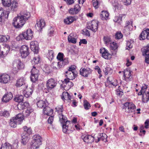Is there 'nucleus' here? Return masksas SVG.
<instances>
[{
	"instance_id": "4",
	"label": "nucleus",
	"mask_w": 149,
	"mask_h": 149,
	"mask_svg": "<svg viewBox=\"0 0 149 149\" xmlns=\"http://www.w3.org/2000/svg\"><path fill=\"white\" fill-rule=\"evenodd\" d=\"M57 83L55 80L53 78H50L46 82V88L44 89V91L47 93L54 88L56 86Z\"/></svg>"
},
{
	"instance_id": "34",
	"label": "nucleus",
	"mask_w": 149,
	"mask_h": 149,
	"mask_svg": "<svg viewBox=\"0 0 149 149\" xmlns=\"http://www.w3.org/2000/svg\"><path fill=\"white\" fill-rule=\"evenodd\" d=\"M0 116L8 118L10 116V112L9 111L7 110L1 111H0Z\"/></svg>"
},
{
	"instance_id": "8",
	"label": "nucleus",
	"mask_w": 149,
	"mask_h": 149,
	"mask_svg": "<svg viewBox=\"0 0 149 149\" xmlns=\"http://www.w3.org/2000/svg\"><path fill=\"white\" fill-rule=\"evenodd\" d=\"M87 28L95 32L97 31L98 28V22L94 20L92 21L89 23L88 26H87Z\"/></svg>"
},
{
	"instance_id": "51",
	"label": "nucleus",
	"mask_w": 149,
	"mask_h": 149,
	"mask_svg": "<svg viewBox=\"0 0 149 149\" xmlns=\"http://www.w3.org/2000/svg\"><path fill=\"white\" fill-rule=\"evenodd\" d=\"M133 42L132 41H127V42L126 49L129 50L132 48L133 46Z\"/></svg>"
},
{
	"instance_id": "10",
	"label": "nucleus",
	"mask_w": 149,
	"mask_h": 149,
	"mask_svg": "<svg viewBox=\"0 0 149 149\" xmlns=\"http://www.w3.org/2000/svg\"><path fill=\"white\" fill-rule=\"evenodd\" d=\"M9 51L10 47L8 45H5L2 48L0 46V57H3L6 56Z\"/></svg>"
},
{
	"instance_id": "3",
	"label": "nucleus",
	"mask_w": 149,
	"mask_h": 149,
	"mask_svg": "<svg viewBox=\"0 0 149 149\" xmlns=\"http://www.w3.org/2000/svg\"><path fill=\"white\" fill-rule=\"evenodd\" d=\"M23 115L19 113L15 117H13L10 120V125L13 128L16 127L17 124H20L23 120Z\"/></svg>"
},
{
	"instance_id": "59",
	"label": "nucleus",
	"mask_w": 149,
	"mask_h": 149,
	"mask_svg": "<svg viewBox=\"0 0 149 149\" xmlns=\"http://www.w3.org/2000/svg\"><path fill=\"white\" fill-rule=\"evenodd\" d=\"M82 34L86 36H90V33L89 31L87 29H84L82 31Z\"/></svg>"
},
{
	"instance_id": "50",
	"label": "nucleus",
	"mask_w": 149,
	"mask_h": 149,
	"mask_svg": "<svg viewBox=\"0 0 149 149\" xmlns=\"http://www.w3.org/2000/svg\"><path fill=\"white\" fill-rule=\"evenodd\" d=\"M38 76L37 75H33L31 74L30 76L31 80L33 82H35L36 80H38Z\"/></svg>"
},
{
	"instance_id": "23",
	"label": "nucleus",
	"mask_w": 149,
	"mask_h": 149,
	"mask_svg": "<svg viewBox=\"0 0 149 149\" xmlns=\"http://www.w3.org/2000/svg\"><path fill=\"white\" fill-rule=\"evenodd\" d=\"M18 4L17 2L13 1L10 3V10L12 11L16 10L18 6Z\"/></svg>"
},
{
	"instance_id": "39",
	"label": "nucleus",
	"mask_w": 149,
	"mask_h": 149,
	"mask_svg": "<svg viewBox=\"0 0 149 149\" xmlns=\"http://www.w3.org/2000/svg\"><path fill=\"white\" fill-rule=\"evenodd\" d=\"M0 149H12V147L10 144L6 143L2 145Z\"/></svg>"
},
{
	"instance_id": "11",
	"label": "nucleus",
	"mask_w": 149,
	"mask_h": 149,
	"mask_svg": "<svg viewBox=\"0 0 149 149\" xmlns=\"http://www.w3.org/2000/svg\"><path fill=\"white\" fill-rule=\"evenodd\" d=\"M81 138L88 144L91 143L95 140V136L93 137L91 135H83L81 136Z\"/></svg>"
},
{
	"instance_id": "64",
	"label": "nucleus",
	"mask_w": 149,
	"mask_h": 149,
	"mask_svg": "<svg viewBox=\"0 0 149 149\" xmlns=\"http://www.w3.org/2000/svg\"><path fill=\"white\" fill-rule=\"evenodd\" d=\"M54 120V117L53 116L50 117L48 119L47 121L49 123L52 124Z\"/></svg>"
},
{
	"instance_id": "6",
	"label": "nucleus",
	"mask_w": 149,
	"mask_h": 149,
	"mask_svg": "<svg viewBox=\"0 0 149 149\" xmlns=\"http://www.w3.org/2000/svg\"><path fill=\"white\" fill-rule=\"evenodd\" d=\"M135 106L132 102H127L124 104L123 109L127 113H133L135 109Z\"/></svg>"
},
{
	"instance_id": "62",
	"label": "nucleus",
	"mask_w": 149,
	"mask_h": 149,
	"mask_svg": "<svg viewBox=\"0 0 149 149\" xmlns=\"http://www.w3.org/2000/svg\"><path fill=\"white\" fill-rule=\"evenodd\" d=\"M125 5H130L131 2L132 0H122Z\"/></svg>"
},
{
	"instance_id": "32",
	"label": "nucleus",
	"mask_w": 149,
	"mask_h": 149,
	"mask_svg": "<svg viewBox=\"0 0 149 149\" xmlns=\"http://www.w3.org/2000/svg\"><path fill=\"white\" fill-rule=\"evenodd\" d=\"M40 60L39 56L38 55L33 57L31 61V63L32 64H34L35 66H37L36 65L39 63Z\"/></svg>"
},
{
	"instance_id": "37",
	"label": "nucleus",
	"mask_w": 149,
	"mask_h": 149,
	"mask_svg": "<svg viewBox=\"0 0 149 149\" xmlns=\"http://www.w3.org/2000/svg\"><path fill=\"white\" fill-rule=\"evenodd\" d=\"M33 140L37 141L39 143H41L42 138L39 135L36 134L34 135Z\"/></svg>"
},
{
	"instance_id": "2",
	"label": "nucleus",
	"mask_w": 149,
	"mask_h": 149,
	"mask_svg": "<svg viewBox=\"0 0 149 149\" xmlns=\"http://www.w3.org/2000/svg\"><path fill=\"white\" fill-rule=\"evenodd\" d=\"M59 120L60 123L62 124L63 131L65 133L69 134L70 133L69 125L70 121L67 120V118L62 114L59 116Z\"/></svg>"
},
{
	"instance_id": "27",
	"label": "nucleus",
	"mask_w": 149,
	"mask_h": 149,
	"mask_svg": "<svg viewBox=\"0 0 149 149\" xmlns=\"http://www.w3.org/2000/svg\"><path fill=\"white\" fill-rule=\"evenodd\" d=\"M53 110L48 106H46L43 109L44 113L47 116L51 115L53 113Z\"/></svg>"
},
{
	"instance_id": "14",
	"label": "nucleus",
	"mask_w": 149,
	"mask_h": 149,
	"mask_svg": "<svg viewBox=\"0 0 149 149\" xmlns=\"http://www.w3.org/2000/svg\"><path fill=\"white\" fill-rule=\"evenodd\" d=\"M143 55H146L145 62L147 63H149V44L147 46L143 48Z\"/></svg>"
},
{
	"instance_id": "58",
	"label": "nucleus",
	"mask_w": 149,
	"mask_h": 149,
	"mask_svg": "<svg viewBox=\"0 0 149 149\" xmlns=\"http://www.w3.org/2000/svg\"><path fill=\"white\" fill-rule=\"evenodd\" d=\"M63 56L64 55L63 53L59 52L58 53L57 56V58L58 60H59L60 61L61 60H62L63 59Z\"/></svg>"
},
{
	"instance_id": "5",
	"label": "nucleus",
	"mask_w": 149,
	"mask_h": 149,
	"mask_svg": "<svg viewBox=\"0 0 149 149\" xmlns=\"http://www.w3.org/2000/svg\"><path fill=\"white\" fill-rule=\"evenodd\" d=\"M24 67L23 63L20 60H15L13 63L12 71L14 73H16L19 70L24 68Z\"/></svg>"
},
{
	"instance_id": "55",
	"label": "nucleus",
	"mask_w": 149,
	"mask_h": 149,
	"mask_svg": "<svg viewBox=\"0 0 149 149\" xmlns=\"http://www.w3.org/2000/svg\"><path fill=\"white\" fill-rule=\"evenodd\" d=\"M18 141L17 140H15V141L14 143H13L12 146V149H17L18 148Z\"/></svg>"
},
{
	"instance_id": "36",
	"label": "nucleus",
	"mask_w": 149,
	"mask_h": 149,
	"mask_svg": "<svg viewBox=\"0 0 149 149\" xmlns=\"http://www.w3.org/2000/svg\"><path fill=\"white\" fill-rule=\"evenodd\" d=\"M46 102L40 100L38 101L37 103V105L38 107L42 108V107H45L46 105Z\"/></svg>"
},
{
	"instance_id": "18",
	"label": "nucleus",
	"mask_w": 149,
	"mask_h": 149,
	"mask_svg": "<svg viewBox=\"0 0 149 149\" xmlns=\"http://www.w3.org/2000/svg\"><path fill=\"white\" fill-rule=\"evenodd\" d=\"M123 72L125 80L127 81H130L132 77L131 75V72L130 68H126Z\"/></svg>"
},
{
	"instance_id": "16",
	"label": "nucleus",
	"mask_w": 149,
	"mask_h": 149,
	"mask_svg": "<svg viewBox=\"0 0 149 149\" xmlns=\"http://www.w3.org/2000/svg\"><path fill=\"white\" fill-rule=\"evenodd\" d=\"M31 49L35 54H37L39 51L38 42L36 41H32L30 43Z\"/></svg>"
},
{
	"instance_id": "13",
	"label": "nucleus",
	"mask_w": 149,
	"mask_h": 149,
	"mask_svg": "<svg viewBox=\"0 0 149 149\" xmlns=\"http://www.w3.org/2000/svg\"><path fill=\"white\" fill-rule=\"evenodd\" d=\"M95 141L96 143H98L101 141H106V139L107 136V135L105 133L99 134L97 136L95 135Z\"/></svg>"
},
{
	"instance_id": "26",
	"label": "nucleus",
	"mask_w": 149,
	"mask_h": 149,
	"mask_svg": "<svg viewBox=\"0 0 149 149\" xmlns=\"http://www.w3.org/2000/svg\"><path fill=\"white\" fill-rule=\"evenodd\" d=\"M109 14L106 11H102L100 14V17L102 20H107L109 19Z\"/></svg>"
},
{
	"instance_id": "40",
	"label": "nucleus",
	"mask_w": 149,
	"mask_h": 149,
	"mask_svg": "<svg viewBox=\"0 0 149 149\" xmlns=\"http://www.w3.org/2000/svg\"><path fill=\"white\" fill-rule=\"evenodd\" d=\"M10 38V36H0V42H7L9 40Z\"/></svg>"
},
{
	"instance_id": "38",
	"label": "nucleus",
	"mask_w": 149,
	"mask_h": 149,
	"mask_svg": "<svg viewBox=\"0 0 149 149\" xmlns=\"http://www.w3.org/2000/svg\"><path fill=\"white\" fill-rule=\"evenodd\" d=\"M72 36L73 34L72 33L70 34L68 37V40L69 42L75 44L76 42V39Z\"/></svg>"
},
{
	"instance_id": "28",
	"label": "nucleus",
	"mask_w": 149,
	"mask_h": 149,
	"mask_svg": "<svg viewBox=\"0 0 149 149\" xmlns=\"http://www.w3.org/2000/svg\"><path fill=\"white\" fill-rule=\"evenodd\" d=\"M51 66L52 67L54 70H57L59 69L60 68L63 67V65L61 64V62H54L52 63Z\"/></svg>"
},
{
	"instance_id": "47",
	"label": "nucleus",
	"mask_w": 149,
	"mask_h": 149,
	"mask_svg": "<svg viewBox=\"0 0 149 149\" xmlns=\"http://www.w3.org/2000/svg\"><path fill=\"white\" fill-rule=\"evenodd\" d=\"M84 106L86 110L88 109L91 107L90 104L86 100H84Z\"/></svg>"
},
{
	"instance_id": "61",
	"label": "nucleus",
	"mask_w": 149,
	"mask_h": 149,
	"mask_svg": "<svg viewBox=\"0 0 149 149\" xmlns=\"http://www.w3.org/2000/svg\"><path fill=\"white\" fill-rule=\"evenodd\" d=\"M109 78L108 77L107 79V80L108 81H109V82L111 83L110 84L113 85V86H118V83H117V81L116 80L114 81V82H111V81H110L109 80Z\"/></svg>"
},
{
	"instance_id": "25",
	"label": "nucleus",
	"mask_w": 149,
	"mask_h": 149,
	"mask_svg": "<svg viewBox=\"0 0 149 149\" xmlns=\"http://www.w3.org/2000/svg\"><path fill=\"white\" fill-rule=\"evenodd\" d=\"M76 20L74 17L69 16L64 19V22L66 24H70Z\"/></svg>"
},
{
	"instance_id": "24",
	"label": "nucleus",
	"mask_w": 149,
	"mask_h": 149,
	"mask_svg": "<svg viewBox=\"0 0 149 149\" xmlns=\"http://www.w3.org/2000/svg\"><path fill=\"white\" fill-rule=\"evenodd\" d=\"M81 9L80 6L78 4H76L74 8H71L69 13L71 14L74 15L78 13Z\"/></svg>"
},
{
	"instance_id": "20",
	"label": "nucleus",
	"mask_w": 149,
	"mask_h": 149,
	"mask_svg": "<svg viewBox=\"0 0 149 149\" xmlns=\"http://www.w3.org/2000/svg\"><path fill=\"white\" fill-rule=\"evenodd\" d=\"M139 38L140 40L146 38L149 40V29H148L143 31L140 34Z\"/></svg>"
},
{
	"instance_id": "53",
	"label": "nucleus",
	"mask_w": 149,
	"mask_h": 149,
	"mask_svg": "<svg viewBox=\"0 0 149 149\" xmlns=\"http://www.w3.org/2000/svg\"><path fill=\"white\" fill-rule=\"evenodd\" d=\"M59 62H61V65H63V67L68 63V59L67 58H65L64 59H63L62 60H61Z\"/></svg>"
},
{
	"instance_id": "42",
	"label": "nucleus",
	"mask_w": 149,
	"mask_h": 149,
	"mask_svg": "<svg viewBox=\"0 0 149 149\" xmlns=\"http://www.w3.org/2000/svg\"><path fill=\"white\" fill-rule=\"evenodd\" d=\"M36 65L35 66V65H34L33 66V68L31 71V74H33V75L36 74L38 75H39V71L36 68Z\"/></svg>"
},
{
	"instance_id": "56",
	"label": "nucleus",
	"mask_w": 149,
	"mask_h": 149,
	"mask_svg": "<svg viewBox=\"0 0 149 149\" xmlns=\"http://www.w3.org/2000/svg\"><path fill=\"white\" fill-rule=\"evenodd\" d=\"M111 70V69L108 67H106L103 69V71L106 75L108 74L110 72Z\"/></svg>"
},
{
	"instance_id": "44",
	"label": "nucleus",
	"mask_w": 149,
	"mask_h": 149,
	"mask_svg": "<svg viewBox=\"0 0 149 149\" xmlns=\"http://www.w3.org/2000/svg\"><path fill=\"white\" fill-rule=\"evenodd\" d=\"M29 105V104L28 102H25L23 103L22 102L21 103H19L18 105V106L19 107H21L22 109H25Z\"/></svg>"
},
{
	"instance_id": "30",
	"label": "nucleus",
	"mask_w": 149,
	"mask_h": 149,
	"mask_svg": "<svg viewBox=\"0 0 149 149\" xmlns=\"http://www.w3.org/2000/svg\"><path fill=\"white\" fill-rule=\"evenodd\" d=\"M25 88L26 93H25L24 96L26 97H30L32 94L33 92V90L31 88Z\"/></svg>"
},
{
	"instance_id": "29",
	"label": "nucleus",
	"mask_w": 149,
	"mask_h": 149,
	"mask_svg": "<svg viewBox=\"0 0 149 149\" xmlns=\"http://www.w3.org/2000/svg\"><path fill=\"white\" fill-rule=\"evenodd\" d=\"M41 144V143H39L37 141L32 140L30 144V148L31 149H36L38 148Z\"/></svg>"
},
{
	"instance_id": "9",
	"label": "nucleus",
	"mask_w": 149,
	"mask_h": 149,
	"mask_svg": "<svg viewBox=\"0 0 149 149\" xmlns=\"http://www.w3.org/2000/svg\"><path fill=\"white\" fill-rule=\"evenodd\" d=\"M20 52L22 58H25L29 54V48L26 45L22 46L20 49Z\"/></svg>"
},
{
	"instance_id": "43",
	"label": "nucleus",
	"mask_w": 149,
	"mask_h": 149,
	"mask_svg": "<svg viewBox=\"0 0 149 149\" xmlns=\"http://www.w3.org/2000/svg\"><path fill=\"white\" fill-rule=\"evenodd\" d=\"M11 0H2V3L4 6L9 7Z\"/></svg>"
},
{
	"instance_id": "45",
	"label": "nucleus",
	"mask_w": 149,
	"mask_h": 149,
	"mask_svg": "<svg viewBox=\"0 0 149 149\" xmlns=\"http://www.w3.org/2000/svg\"><path fill=\"white\" fill-rule=\"evenodd\" d=\"M54 52L52 50H49L48 53V58L49 60H52L54 57Z\"/></svg>"
},
{
	"instance_id": "1",
	"label": "nucleus",
	"mask_w": 149,
	"mask_h": 149,
	"mask_svg": "<svg viewBox=\"0 0 149 149\" xmlns=\"http://www.w3.org/2000/svg\"><path fill=\"white\" fill-rule=\"evenodd\" d=\"M30 16L29 12L26 11L21 12L19 15L14 18L13 22V26L17 28L22 27Z\"/></svg>"
},
{
	"instance_id": "15",
	"label": "nucleus",
	"mask_w": 149,
	"mask_h": 149,
	"mask_svg": "<svg viewBox=\"0 0 149 149\" xmlns=\"http://www.w3.org/2000/svg\"><path fill=\"white\" fill-rule=\"evenodd\" d=\"M15 85L17 87H22V88L24 91L25 88L27 87V86L26 84L25 80L23 78L17 79Z\"/></svg>"
},
{
	"instance_id": "12",
	"label": "nucleus",
	"mask_w": 149,
	"mask_h": 149,
	"mask_svg": "<svg viewBox=\"0 0 149 149\" xmlns=\"http://www.w3.org/2000/svg\"><path fill=\"white\" fill-rule=\"evenodd\" d=\"M100 53L102 57L106 59H110L111 54L108 51L104 48L102 47L100 49Z\"/></svg>"
},
{
	"instance_id": "22",
	"label": "nucleus",
	"mask_w": 149,
	"mask_h": 149,
	"mask_svg": "<svg viewBox=\"0 0 149 149\" xmlns=\"http://www.w3.org/2000/svg\"><path fill=\"white\" fill-rule=\"evenodd\" d=\"M13 97V94L11 93H7L3 96L2 99V101L3 102L7 103L11 100Z\"/></svg>"
},
{
	"instance_id": "17",
	"label": "nucleus",
	"mask_w": 149,
	"mask_h": 149,
	"mask_svg": "<svg viewBox=\"0 0 149 149\" xmlns=\"http://www.w3.org/2000/svg\"><path fill=\"white\" fill-rule=\"evenodd\" d=\"M45 25V22L44 19H41L37 21V24L35 25L36 29L38 31H41Z\"/></svg>"
},
{
	"instance_id": "21",
	"label": "nucleus",
	"mask_w": 149,
	"mask_h": 149,
	"mask_svg": "<svg viewBox=\"0 0 149 149\" xmlns=\"http://www.w3.org/2000/svg\"><path fill=\"white\" fill-rule=\"evenodd\" d=\"M10 80L9 75L6 74H3L0 76V82L4 84L7 83Z\"/></svg>"
},
{
	"instance_id": "57",
	"label": "nucleus",
	"mask_w": 149,
	"mask_h": 149,
	"mask_svg": "<svg viewBox=\"0 0 149 149\" xmlns=\"http://www.w3.org/2000/svg\"><path fill=\"white\" fill-rule=\"evenodd\" d=\"M123 37V35L120 32H118L115 35V38L117 39H120L122 38Z\"/></svg>"
},
{
	"instance_id": "60",
	"label": "nucleus",
	"mask_w": 149,
	"mask_h": 149,
	"mask_svg": "<svg viewBox=\"0 0 149 149\" xmlns=\"http://www.w3.org/2000/svg\"><path fill=\"white\" fill-rule=\"evenodd\" d=\"M75 66L74 65H71L69 68L68 70L67 71V72H70V71H71L72 72L74 71L75 70Z\"/></svg>"
},
{
	"instance_id": "63",
	"label": "nucleus",
	"mask_w": 149,
	"mask_h": 149,
	"mask_svg": "<svg viewBox=\"0 0 149 149\" xmlns=\"http://www.w3.org/2000/svg\"><path fill=\"white\" fill-rule=\"evenodd\" d=\"M144 127L142 125L140 127V131L141 133L142 132L143 134V135H144L146 133V131L145 130H144L143 129H144Z\"/></svg>"
},
{
	"instance_id": "31",
	"label": "nucleus",
	"mask_w": 149,
	"mask_h": 149,
	"mask_svg": "<svg viewBox=\"0 0 149 149\" xmlns=\"http://www.w3.org/2000/svg\"><path fill=\"white\" fill-rule=\"evenodd\" d=\"M71 96H70L67 92H64L62 93V96L61 98L63 100L64 99H68V100H70Z\"/></svg>"
},
{
	"instance_id": "33",
	"label": "nucleus",
	"mask_w": 149,
	"mask_h": 149,
	"mask_svg": "<svg viewBox=\"0 0 149 149\" xmlns=\"http://www.w3.org/2000/svg\"><path fill=\"white\" fill-rule=\"evenodd\" d=\"M22 143L24 145L26 144L28 141V134L24 135V134L22 135Z\"/></svg>"
},
{
	"instance_id": "54",
	"label": "nucleus",
	"mask_w": 149,
	"mask_h": 149,
	"mask_svg": "<svg viewBox=\"0 0 149 149\" xmlns=\"http://www.w3.org/2000/svg\"><path fill=\"white\" fill-rule=\"evenodd\" d=\"M33 111L32 109H31L30 108H28L25 111L24 113V116H29Z\"/></svg>"
},
{
	"instance_id": "48",
	"label": "nucleus",
	"mask_w": 149,
	"mask_h": 149,
	"mask_svg": "<svg viewBox=\"0 0 149 149\" xmlns=\"http://www.w3.org/2000/svg\"><path fill=\"white\" fill-rule=\"evenodd\" d=\"M104 40L105 44L107 45H108L109 44H110L111 42V38L108 37H104Z\"/></svg>"
},
{
	"instance_id": "46",
	"label": "nucleus",
	"mask_w": 149,
	"mask_h": 149,
	"mask_svg": "<svg viewBox=\"0 0 149 149\" xmlns=\"http://www.w3.org/2000/svg\"><path fill=\"white\" fill-rule=\"evenodd\" d=\"M132 27L125 26L123 30V32L127 35L130 34V31L132 29Z\"/></svg>"
},
{
	"instance_id": "7",
	"label": "nucleus",
	"mask_w": 149,
	"mask_h": 149,
	"mask_svg": "<svg viewBox=\"0 0 149 149\" xmlns=\"http://www.w3.org/2000/svg\"><path fill=\"white\" fill-rule=\"evenodd\" d=\"M23 37V38L25 39L26 40H31L33 37V32L30 29H28L26 31L24 32L22 35H19V37Z\"/></svg>"
},
{
	"instance_id": "49",
	"label": "nucleus",
	"mask_w": 149,
	"mask_h": 149,
	"mask_svg": "<svg viewBox=\"0 0 149 149\" xmlns=\"http://www.w3.org/2000/svg\"><path fill=\"white\" fill-rule=\"evenodd\" d=\"M110 47L111 49L116 50L118 47V46L116 42H113L110 44Z\"/></svg>"
},
{
	"instance_id": "35",
	"label": "nucleus",
	"mask_w": 149,
	"mask_h": 149,
	"mask_svg": "<svg viewBox=\"0 0 149 149\" xmlns=\"http://www.w3.org/2000/svg\"><path fill=\"white\" fill-rule=\"evenodd\" d=\"M23 96L22 95H17L14 98L15 101L19 102H22L23 100Z\"/></svg>"
},
{
	"instance_id": "52",
	"label": "nucleus",
	"mask_w": 149,
	"mask_h": 149,
	"mask_svg": "<svg viewBox=\"0 0 149 149\" xmlns=\"http://www.w3.org/2000/svg\"><path fill=\"white\" fill-rule=\"evenodd\" d=\"M119 88L118 89H117L116 90V95H118L119 96H121L123 94V90L120 88V86L118 87Z\"/></svg>"
},
{
	"instance_id": "41",
	"label": "nucleus",
	"mask_w": 149,
	"mask_h": 149,
	"mask_svg": "<svg viewBox=\"0 0 149 149\" xmlns=\"http://www.w3.org/2000/svg\"><path fill=\"white\" fill-rule=\"evenodd\" d=\"M92 3L93 6L95 9H97L100 5V0H93Z\"/></svg>"
},
{
	"instance_id": "19",
	"label": "nucleus",
	"mask_w": 149,
	"mask_h": 149,
	"mask_svg": "<svg viewBox=\"0 0 149 149\" xmlns=\"http://www.w3.org/2000/svg\"><path fill=\"white\" fill-rule=\"evenodd\" d=\"M92 71L91 69L88 68H81L80 70V73L81 75L87 77L88 75L91 73Z\"/></svg>"
}]
</instances>
